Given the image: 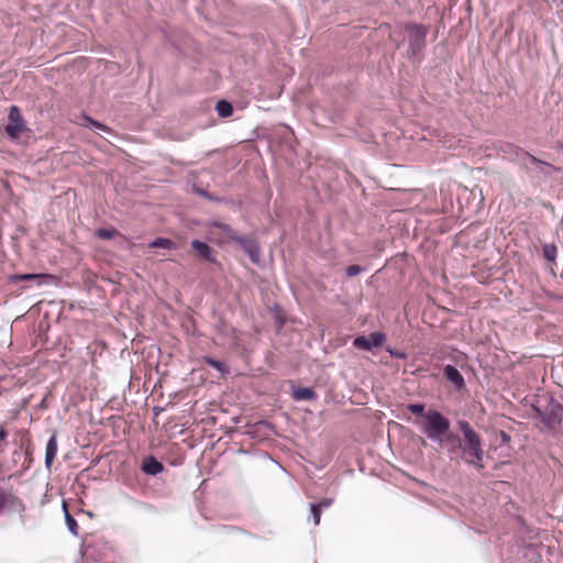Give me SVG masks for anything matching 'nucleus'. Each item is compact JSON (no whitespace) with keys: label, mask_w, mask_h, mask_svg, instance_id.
<instances>
[{"label":"nucleus","mask_w":563,"mask_h":563,"mask_svg":"<svg viewBox=\"0 0 563 563\" xmlns=\"http://www.w3.org/2000/svg\"><path fill=\"white\" fill-rule=\"evenodd\" d=\"M13 280L36 282L37 285L51 284L55 277L49 274H19L12 277Z\"/></svg>","instance_id":"nucleus-11"},{"label":"nucleus","mask_w":563,"mask_h":563,"mask_svg":"<svg viewBox=\"0 0 563 563\" xmlns=\"http://www.w3.org/2000/svg\"><path fill=\"white\" fill-rule=\"evenodd\" d=\"M235 242L240 245L243 252L249 255L250 260L254 264H260L261 246L255 240L250 239L247 236H240Z\"/></svg>","instance_id":"nucleus-7"},{"label":"nucleus","mask_w":563,"mask_h":563,"mask_svg":"<svg viewBox=\"0 0 563 563\" xmlns=\"http://www.w3.org/2000/svg\"><path fill=\"white\" fill-rule=\"evenodd\" d=\"M424 419L426 422L422 429L428 439L442 444L450 430V420L438 410H428L424 415Z\"/></svg>","instance_id":"nucleus-2"},{"label":"nucleus","mask_w":563,"mask_h":563,"mask_svg":"<svg viewBox=\"0 0 563 563\" xmlns=\"http://www.w3.org/2000/svg\"><path fill=\"white\" fill-rule=\"evenodd\" d=\"M9 433L7 430H4L3 428L0 429V451L3 449V445H2V442L5 441V439L8 438Z\"/></svg>","instance_id":"nucleus-26"},{"label":"nucleus","mask_w":563,"mask_h":563,"mask_svg":"<svg viewBox=\"0 0 563 563\" xmlns=\"http://www.w3.org/2000/svg\"><path fill=\"white\" fill-rule=\"evenodd\" d=\"M142 471L151 476H155L164 471V465L154 456H146L142 462Z\"/></svg>","instance_id":"nucleus-10"},{"label":"nucleus","mask_w":563,"mask_h":563,"mask_svg":"<svg viewBox=\"0 0 563 563\" xmlns=\"http://www.w3.org/2000/svg\"><path fill=\"white\" fill-rule=\"evenodd\" d=\"M216 110L220 117L228 118L232 114L233 107L227 100H219L216 104Z\"/></svg>","instance_id":"nucleus-16"},{"label":"nucleus","mask_w":563,"mask_h":563,"mask_svg":"<svg viewBox=\"0 0 563 563\" xmlns=\"http://www.w3.org/2000/svg\"><path fill=\"white\" fill-rule=\"evenodd\" d=\"M81 121L82 122L80 124L86 128H93V129H97L102 132L109 131V128L107 125H104L103 123H101L99 121L93 120L92 118H90L88 115H82Z\"/></svg>","instance_id":"nucleus-15"},{"label":"nucleus","mask_w":563,"mask_h":563,"mask_svg":"<svg viewBox=\"0 0 563 563\" xmlns=\"http://www.w3.org/2000/svg\"><path fill=\"white\" fill-rule=\"evenodd\" d=\"M533 410L548 430H555L561 426L563 420V405L552 397L547 400L545 405L533 407Z\"/></svg>","instance_id":"nucleus-3"},{"label":"nucleus","mask_w":563,"mask_h":563,"mask_svg":"<svg viewBox=\"0 0 563 563\" xmlns=\"http://www.w3.org/2000/svg\"><path fill=\"white\" fill-rule=\"evenodd\" d=\"M150 246L170 250L175 246V243L166 238H156L154 241L151 242Z\"/></svg>","instance_id":"nucleus-20"},{"label":"nucleus","mask_w":563,"mask_h":563,"mask_svg":"<svg viewBox=\"0 0 563 563\" xmlns=\"http://www.w3.org/2000/svg\"><path fill=\"white\" fill-rule=\"evenodd\" d=\"M117 235V231L114 229H106L100 228L96 231V236L101 240H111Z\"/></svg>","instance_id":"nucleus-21"},{"label":"nucleus","mask_w":563,"mask_h":563,"mask_svg":"<svg viewBox=\"0 0 563 563\" xmlns=\"http://www.w3.org/2000/svg\"><path fill=\"white\" fill-rule=\"evenodd\" d=\"M561 148H562V152H563V144H562V147H561Z\"/></svg>","instance_id":"nucleus-32"},{"label":"nucleus","mask_w":563,"mask_h":563,"mask_svg":"<svg viewBox=\"0 0 563 563\" xmlns=\"http://www.w3.org/2000/svg\"><path fill=\"white\" fill-rule=\"evenodd\" d=\"M203 361H205L206 364H208L209 366L216 368L221 374L229 373L228 366L223 362H221V361H218V360H216V358H213L211 356H205Z\"/></svg>","instance_id":"nucleus-19"},{"label":"nucleus","mask_w":563,"mask_h":563,"mask_svg":"<svg viewBox=\"0 0 563 563\" xmlns=\"http://www.w3.org/2000/svg\"><path fill=\"white\" fill-rule=\"evenodd\" d=\"M212 227L219 229L228 239L234 242L241 236L238 235L236 232L227 223L216 221L212 223Z\"/></svg>","instance_id":"nucleus-14"},{"label":"nucleus","mask_w":563,"mask_h":563,"mask_svg":"<svg viewBox=\"0 0 563 563\" xmlns=\"http://www.w3.org/2000/svg\"><path fill=\"white\" fill-rule=\"evenodd\" d=\"M503 439H504V440H507V439H508V437H507V434H506L505 432H503Z\"/></svg>","instance_id":"nucleus-31"},{"label":"nucleus","mask_w":563,"mask_h":563,"mask_svg":"<svg viewBox=\"0 0 563 563\" xmlns=\"http://www.w3.org/2000/svg\"><path fill=\"white\" fill-rule=\"evenodd\" d=\"M389 354L391 356H395V357H398V358H405L406 357V354L402 353V352H398V351H393V350H388Z\"/></svg>","instance_id":"nucleus-27"},{"label":"nucleus","mask_w":563,"mask_h":563,"mask_svg":"<svg viewBox=\"0 0 563 563\" xmlns=\"http://www.w3.org/2000/svg\"><path fill=\"white\" fill-rule=\"evenodd\" d=\"M64 512H65V521L69 532L74 536L78 534V523L75 518L68 512L66 504H63Z\"/></svg>","instance_id":"nucleus-17"},{"label":"nucleus","mask_w":563,"mask_h":563,"mask_svg":"<svg viewBox=\"0 0 563 563\" xmlns=\"http://www.w3.org/2000/svg\"><path fill=\"white\" fill-rule=\"evenodd\" d=\"M530 159L531 162H533L534 164H544L542 161L536 158L534 156H530Z\"/></svg>","instance_id":"nucleus-30"},{"label":"nucleus","mask_w":563,"mask_h":563,"mask_svg":"<svg viewBox=\"0 0 563 563\" xmlns=\"http://www.w3.org/2000/svg\"><path fill=\"white\" fill-rule=\"evenodd\" d=\"M457 427L463 434L465 445L462 446L459 437L451 435L446 441L448 453L453 456L457 449H461L467 464L473 465L478 471L483 470L484 450L481 437L466 420H459Z\"/></svg>","instance_id":"nucleus-1"},{"label":"nucleus","mask_w":563,"mask_h":563,"mask_svg":"<svg viewBox=\"0 0 563 563\" xmlns=\"http://www.w3.org/2000/svg\"><path fill=\"white\" fill-rule=\"evenodd\" d=\"M197 192L209 200H213V197L205 189H198Z\"/></svg>","instance_id":"nucleus-28"},{"label":"nucleus","mask_w":563,"mask_h":563,"mask_svg":"<svg viewBox=\"0 0 563 563\" xmlns=\"http://www.w3.org/2000/svg\"><path fill=\"white\" fill-rule=\"evenodd\" d=\"M26 129L25 121L18 106H11L8 114V124L4 128L10 139H16Z\"/></svg>","instance_id":"nucleus-5"},{"label":"nucleus","mask_w":563,"mask_h":563,"mask_svg":"<svg viewBox=\"0 0 563 563\" xmlns=\"http://www.w3.org/2000/svg\"><path fill=\"white\" fill-rule=\"evenodd\" d=\"M321 509H320V505H316V504H310V512H311V517L313 519V523L314 525H319L320 522V517H321Z\"/></svg>","instance_id":"nucleus-23"},{"label":"nucleus","mask_w":563,"mask_h":563,"mask_svg":"<svg viewBox=\"0 0 563 563\" xmlns=\"http://www.w3.org/2000/svg\"><path fill=\"white\" fill-rule=\"evenodd\" d=\"M292 398L295 400H313L317 398V394L309 387H298L292 391Z\"/></svg>","instance_id":"nucleus-13"},{"label":"nucleus","mask_w":563,"mask_h":563,"mask_svg":"<svg viewBox=\"0 0 563 563\" xmlns=\"http://www.w3.org/2000/svg\"><path fill=\"white\" fill-rule=\"evenodd\" d=\"M542 253H543V257L549 261V262H555L556 260V255H558V249H556V245L551 243V244H543L542 245Z\"/></svg>","instance_id":"nucleus-18"},{"label":"nucleus","mask_w":563,"mask_h":563,"mask_svg":"<svg viewBox=\"0 0 563 563\" xmlns=\"http://www.w3.org/2000/svg\"><path fill=\"white\" fill-rule=\"evenodd\" d=\"M443 376L448 382L452 383L457 390L465 388L464 377L455 366L451 364L445 365L443 367Z\"/></svg>","instance_id":"nucleus-8"},{"label":"nucleus","mask_w":563,"mask_h":563,"mask_svg":"<svg viewBox=\"0 0 563 563\" xmlns=\"http://www.w3.org/2000/svg\"><path fill=\"white\" fill-rule=\"evenodd\" d=\"M361 272H363V267H361L360 265H351L346 268V275L349 277H354L358 275Z\"/></svg>","instance_id":"nucleus-24"},{"label":"nucleus","mask_w":563,"mask_h":563,"mask_svg":"<svg viewBox=\"0 0 563 563\" xmlns=\"http://www.w3.org/2000/svg\"><path fill=\"white\" fill-rule=\"evenodd\" d=\"M386 341L383 332H372L368 335H358L354 339V347L363 351H371L373 347H380Z\"/></svg>","instance_id":"nucleus-6"},{"label":"nucleus","mask_w":563,"mask_h":563,"mask_svg":"<svg viewBox=\"0 0 563 563\" xmlns=\"http://www.w3.org/2000/svg\"><path fill=\"white\" fill-rule=\"evenodd\" d=\"M407 409L411 413L422 416L423 418H424V415L427 413L424 405L420 404V402L409 404L407 406Z\"/></svg>","instance_id":"nucleus-22"},{"label":"nucleus","mask_w":563,"mask_h":563,"mask_svg":"<svg viewBox=\"0 0 563 563\" xmlns=\"http://www.w3.org/2000/svg\"><path fill=\"white\" fill-rule=\"evenodd\" d=\"M332 504H333V499L332 498H323L317 505H320V509L322 510V509L329 508Z\"/></svg>","instance_id":"nucleus-25"},{"label":"nucleus","mask_w":563,"mask_h":563,"mask_svg":"<svg viewBox=\"0 0 563 563\" xmlns=\"http://www.w3.org/2000/svg\"><path fill=\"white\" fill-rule=\"evenodd\" d=\"M190 245L203 261L209 263H217L214 252L208 243L200 240H192Z\"/></svg>","instance_id":"nucleus-9"},{"label":"nucleus","mask_w":563,"mask_h":563,"mask_svg":"<svg viewBox=\"0 0 563 563\" xmlns=\"http://www.w3.org/2000/svg\"><path fill=\"white\" fill-rule=\"evenodd\" d=\"M57 454V437L56 434H52L46 443V451H45V466L47 468H51L54 459Z\"/></svg>","instance_id":"nucleus-12"},{"label":"nucleus","mask_w":563,"mask_h":563,"mask_svg":"<svg viewBox=\"0 0 563 563\" xmlns=\"http://www.w3.org/2000/svg\"><path fill=\"white\" fill-rule=\"evenodd\" d=\"M406 31L409 44L407 55L410 59L420 60L421 53L426 47L428 29L421 24L409 23L406 25Z\"/></svg>","instance_id":"nucleus-4"},{"label":"nucleus","mask_w":563,"mask_h":563,"mask_svg":"<svg viewBox=\"0 0 563 563\" xmlns=\"http://www.w3.org/2000/svg\"><path fill=\"white\" fill-rule=\"evenodd\" d=\"M7 504V498L4 494L0 493V509H2Z\"/></svg>","instance_id":"nucleus-29"}]
</instances>
